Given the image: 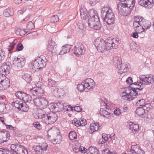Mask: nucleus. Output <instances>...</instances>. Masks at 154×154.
<instances>
[{
  "mask_svg": "<svg viewBox=\"0 0 154 154\" xmlns=\"http://www.w3.org/2000/svg\"><path fill=\"white\" fill-rule=\"evenodd\" d=\"M48 85L51 87H55L57 86V82L51 79H48Z\"/></svg>",
  "mask_w": 154,
  "mask_h": 154,
  "instance_id": "nucleus-41",
  "label": "nucleus"
},
{
  "mask_svg": "<svg viewBox=\"0 0 154 154\" xmlns=\"http://www.w3.org/2000/svg\"><path fill=\"white\" fill-rule=\"evenodd\" d=\"M48 144L45 143H39L38 145L35 146L33 147L34 150L36 154H42L47 150Z\"/></svg>",
  "mask_w": 154,
  "mask_h": 154,
  "instance_id": "nucleus-14",
  "label": "nucleus"
},
{
  "mask_svg": "<svg viewBox=\"0 0 154 154\" xmlns=\"http://www.w3.org/2000/svg\"><path fill=\"white\" fill-rule=\"evenodd\" d=\"M90 18L88 20L89 26L91 28L96 30H98L100 28L101 24L100 23L99 18L97 14V11L92 10L90 11Z\"/></svg>",
  "mask_w": 154,
  "mask_h": 154,
  "instance_id": "nucleus-3",
  "label": "nucleus"
},
{
  "mask_svg": "<svg viewBox=\"0 0 154 154\" xmlns=\"http://www.w3.org/2000/svg\"><path fill=\"white\" fill-rule=\"evenodd\" d=\"M10 85L9 79L5 75L0 74V90L5 89Z\"/></svg>",
  "mask_w": 154,
  "mask_h": 154,
  "instance_id": "nucleus-12",
  "label": "nucleus"
},
{
  "mask_svg": "<svg viewBox=\"0 0 154 154\" xmlns=\"http://www.w3.org/2000/svg\"><path fill=\"white\" fill-rule=\"evenodd\" d=\"M114 62L115 63V66L119 69L118 73L121 74L123 73L127 72L129 70L128 63H122L120 58H119L118 60H116Z\"/></svg>",
  "mask_w": 154,
  "mask_h": 154,
  "instance_id": "nucleus-5",
  "label": "nucleus"
},
{
  "mask_svg": "<svg viewBox=\"0 0 154 154\" xmlns=\"http://www.w3.org/2000/svg\"><path fill=\"white\" fill-rule=\"evenodd\" d=\"M47 117L45 118L44 123L48 124L51 123H53L56 121L57 119V115L54 113L48 114Z\"/></svg>",
  "mask_w": 154,
  "mask_h": 154,
  "instance_id": "nucleus-16",
  "label": "nucleus"
},
{
  "mask_svg": "<svg viewBox=\"0 0 154 154\" xmlns=\"http://www.w3.org/2000/svg\"><path fill=\"white\" fill-rule=\"evenodd\" d=\"M139 21L140 24V29L143 30V31H140V32H145V30L146 29H147L150 27L151 22L144 19L143 17L140 16V20Z\"/></svg>",
  "mask_w": 154,
  "mask_h": 154,
  "instance_id": "nucleus-13",
  "label": "nucleus"
},
{
  "mask_svg": "<svg viewBox=\"0 0 154 154\" xmlns=\"http://www.w3.org/2000/svg\"><path fill=\"white\" fill-rule=\"evenodd\" d=\"M85 85L84 83V81L80 84H79L77 86L78 90L80 92L85 91Z\"/></svg>",
  "mask_w": 154,
  "mask_h": 154,
  "instance_id": "nucleus-38",
  "label": "nucleus"
},
{
  "mask_svg": "<svg viewBox=\"0 0 154 154\" xmlns=\"http://www.w3.org/2000/svg\"><path fill=\"white\" fill-rule=\"evenodd\" d=\"M42 83L38 82L36 85V86L31 89L30 92L34 96H38V97L42 96L44 93L43 89L41 87Z\"/></svg>",
  "mask_w": 154,
  "mask_h": 154,
  "instance_id": "nucleus-10",
  "label": "nucleus"
},
{
  "mask_svg": "<svg viewBox=\"0 0 154 154\" xmlns=\"http://www.w3.org/2000/svg\"><path fill=\"white\" fill-rule=\"evenodd\" d=\"M55 103L56 104H57V106L59 108V109H60L61 111L64 108V106L63 103L60 101H59L57 103Z\"/></svg>",
  "mask_w": 154,
  "mask_h": 154,
  "instance_id": "nucleus-54",
  "label": "nucleus"
},
{
  "mask_svg": "<svg viewBox=\"0 0 154 154\" xmlns=\"http://www.w3.org/2000/svg\"><path fill=\"white\" fill-rule=\"evenodd\" d=\"M35 26L33 23L31 21H29L27 24L26 28L25 29L26 31L29 32V31L33 29Z\"/></svg>",
  "mask_w": 154,
  "mask_h": 154,
  "instance_id": "nucleus-44",
  "label": "nucleus"
},
{
  "mask_svg": "<svg viewBox=\"0 0 154 154\" xmlns=\"http://www.w3.org/2000/svg\"><path fill=\"white\" fill-rule=\"evenodd\" d=\"M10 68V65L7 64V63L2 65L0 67V74H2L4 75L9 74Z\"/></svg>",
  "mask_w": 154,
  "mask_h": 154,
  "instance_id": "nucleus-23",
  "label": "nucleus"
},
{
  "mask_svg": "<svg viewBox=\"0 0 154 154\" xmlns=\"http://www.w3.org/2000/svg\"><path fill=\"white\" fill-rule=\"evenodd\" d=\"M106 134H102V138L99 140V143L101 144L105 143L108 140V137L106 136Z\"/></svg>",
  "mask_w": 154,
  "mask_h": 154,
  "instance_id": "nucleus-45",
  "label": "nucleus"
},
{
  "mask_svg": "<svg viewBox=\"0 0 154 154\" xmlns=\"http://www.w3.org/2000/svg\"><path fill=\"white\" fill-rule=\"evenodd\" d=\"M5 53L2 50H0V63L4 60L5 58Z\"/></svg>",
  "mask_w": 154,
  "mask_h": 154,
  "instance_id": "nucleus-55",
  "label": "nucleus"
},
{
  "mask_svg": "<svg viewBox=\"0 0 154 154\" xmlns=\"http://www.w3.org/2000/svg\"><path fill=\"white\" fill-rule=\"evenodd\" d=\"M62 140V137L60 135H57L56 138L54 139L53 140V143L54 144L59 143Z\"/></svg>",
  "mask_w": 154,
  "mask_h": 154,
  "instance_id": "nucleus-43",
  "label": "nucleus"
},
{
  "mask_svg": "<svg viewBox=\"0 0 154 154\" xmlns=\"http://www.w3.org/2000/svg\"><path fill=\"white\" fill-rule=\"evenodd\" d=\"M33 101L36 106L43 109H45L48 104V100L43 97H37Z\"/></svg>",
  "mask_w": 154,
  "mask_h": 154,
  "instance_id": "nucleus-7",
  "label": "nucleus"
},
{
  "mask_svg": "<svg viewBox=\"0 0 154 154\" xmlns=\"http://www.w3.org/2000/svg\"><path fill=\"white\" fill-rule=\"evenodd\" d=\"M133 84L135 85V88L127 87L125 88L124 90L121 92L120 95L123 99L128 101L133 100L138 95V91L136 89L139 91L143 89L144 87V86L140 82H134Z\"/></svg>",
  "mask_w": 154,
  "mask_h": 154,
  "instance_id": "nucleus-2",
  "label": "nucleus"
},
{
  "mask_svg": "<svg viewBox=\"0 0 154 154\" xmlns=\"http://www.w3.org/2000/svg\"><path fill=\"white\" fill-rule=\"evenodd\" d=\"M69 137L70 139L73 140L76 139L77 135L76 133L74 131L70 132L69 134Z\"/></svg>",
  "mask_w": 154,
  "mask_h": 154,
  "instance_id": "nucleus-42",
  "label": "nucleus"
},
{
  "mask_svg": "<svg viewBox=\"0 0 154 154\" xmlns=\"http://www.w3.org/2000/svg\"><path fill=\"white\" fill-rule=\"evenodd\" d=\"M123 2L125 3L126 5L130 7H133L135 5V0H123Z\"/></svg>",
  "mask_w": 154,
  "mask_h": 154,
  "instance_id": "nucleus-39",
  "label": "nucleus"
},
{
  "mask_svg": "<svg viewBox=\"0 0 154 154\" xmlns=\"http://www.w3.org/2000/svg\"><path fill=\"white\" fill-rule=\"evenodd\" d=\"M58 88H55L54 89H53L52 90V92L53 93V94L56 97H57L58 96Z\"/></svg>",
  "mask_w": 154,
  "mask_h": 154,
  "instance_id": "nucleus-59",
  "label": "nucleus"
},
{
  "mask_svg": "<svg viewBox=\"0 0 154 154\" xmlns=\"http://www.w3.org/2000/svg\"><path fill=\"white\" fill-rule=\"evenodd\" d=\"M29 109V106L27 104L25 103H23V106H22L21 109L20 110L26 112H27Z\"/></svg>",
  "mask_w": 154,
  "mask_h": 154,
  "instance_id": "nucleus-52",
  "label": "nucleus"
},
{
  "mask_svg": "<svg viewBox=\"0 0 154 154\" xmlns=\"http://www.w3.org/2000/svg\"><path fill=\"white\" fill-rule=\"evenodd\" d=\"M22 78L25 80L28 83H31L32 80V77L30 74L25 73L22 75Z\"/></svg>",
  "mask_w": 154,
  "mask_h": 154,
  "instance_id": "nucleus-34",
  "label": "nucleus"
},
{
  "mask_svg": "<svg viewBox=\"0 0 154 154\" xmlns=\"http://www.w3.org/2000/svg\"><path fill=\"white\" fill-rule=\"evenodd\" d=\"M128 154H144L143 151L137 144L131 146V149L128 151Z\"/></svg>",
  "mask_w": 154,
  "mask_h": 154,
  "instance_id": "nucleus-17",
  "label": "nucleus"
},
{
  "mask_svg": "<svg viewBox=\"0 0 154 154\" xmlns=\"http://www.w3.org/2000/svg\"><path fill=\"white\" fill-rule=\"evenodd\" d=\"M111 111L107 107L101 108L100 110V115L104 117L108 118L110 117Z\"/></svg>",
  "mask_w": 154,
  "mask_h": 154,
  "instance_id": "nucleus-22",
  "label": "nucleus"
},
{
  "mask_svg": "<svg viewBox=\"0 0 154 154\" xmlns=\"http://www.w3.org/2000/svg\"><path fill=\"white\" fill-rule=\"evenodd\" d=\"M0 137H3L4 136H8L9 134H8V132L6 131H0Z\"/></svg>",
  "mask_w": 154,
  "mask_h": 154,
  "instance_id": "nucleus-56",
  "label": "nucleus"
},
{
  "mask_svg": "<svg viewBox=\"0 0 154 154\" xmlns=\"http://www.w3.org/2000/svg\"><path fill=\"white\" fill-rule=\"evenodd\" d=\"M87 154H100L99 150L95 147H90L87 151Z\"/></svg>",
  "mask_w": 154,
  "mask_h": 154,
  "instance_id": "nucleus-32",
  "label": "nucleus"
},
{
  "mask_svg": "<svg viewBox=\"0 0 154 154\" xmlns=\"http://www.w3.org/2000/svg\"><path fill=\"white\" fill-rule=\"evenodd\" d=\"M152 106L151 105L150 103H146L145 104L144 106H143L144 110L148 112L152 108Z\"/></svg>",
  "mask_w": 154,
  "mask_h": 154,
  "instance_id": "nucleus-48",
  "label": "nucleus"
},
{
  "mask_svg": "<svg viewBox=\"0 0 154 154\" xmlns=\"http://www.w3.org/2000/svg\"><path fill=\"white\" fill-rule=\"evenodd\" d=\"M17 41L16 39H14L11 43H10V45H9V48L8 49L9 53H10L11 50H12L14 48V46L16 45Z\"/></svg>",
  "mask_w": 154,
  "mask_h": 154,
  "instance_id": "nucleus-47",
  "label": "nucleus"
},
{
  "mask_svg": "<svg viewBox=\"0 0 154 154\" xmlns=\"http://www.w3.org/2000/svg\"><path fill=\"white\" fill-rule=\"evenodd\" d=\"M80 14L81 17L85 20L89 19V16H90L91 15V14H89L86 9L84 7L82 8V6L80 10Z\"/></svg>",
  "mask_w": 154,
  "mask_h": 154,
  "instance_id": "nucleus-26",
  "label": "nucleus"
},
{
  "mask_svg": "<svg viewBox=\"0 0 154 154\" xmlns=\"http://www.w3.org/2000/svg\"><path fill=\"white\" fill-rule=\"evenodd\" d=\"M26 93L21 91H18L15 93L16 97L20 99V100H23L24 97L26 95Z\"/></svg>",
  "mask_w": 154,
  "mask_h": 154,
  "instance_id": "nucleus-35",
  "label": "nucleus"
},
{
  "mask_svg": "<svg viewBox=\"0 0 154 154\" xmlns=\"http://www.w3.org/2000/svg\"><path fill=\"white\" fill-rule=\"evenodd\" d=\"M25 58L24 56H18L13 61L14 67L17 69L21 68L25 65Z\"/></svg>",
  "mask_w": 154,
  "mask_h": 154,
  "instance_id": "nucleus-9",
  "label": "nucleus"
},
{
  "mask_svg": "<svg viewBox=\"0 0 154 154\" xmlns=\"http://www.w3.org/2000/svg\"><path fill=\"white\" fill-rule=\"evenodd\" d=\"M14 14L13 10L11 8H8L4 10L3 12L4 15L6 17L12 16Z\"/></svg>",
  "mask_w": 154,
  "mask_h": 154,
  "instance_id": "nucleus-31",
  "label": "nucleus"
},
{
  "mask_svg": "<svg viewBox=\"0 0 154 154\" xmlns=\"http://www.w3.org/2000/svg\"><path fill=\"white\" fill-rule=\"evenodd\" d=\"M102 18L109 25L112 24L114 23L115 17L112 10L108 11L107 14H106Z\"/></svg>",
  "mask_w": 154,
  "mask_h": 154,
  "instance_id": "nucleus-11",
  "label": "nucleus"
},
{
  "mask_svg": "<svg viewBox=\"0 0 154 154\" xmlns=\"http://www.w3.org/2000/svg\"><path fill=\"white\" fill-rule=\"evenodd\" d=\"M47 62V59L43 56L36 58L32 63V69L36 71V69H43L46 66Z\"/></svg>",
  "mask_w": 154,
  "mask_h": 154,
  "instance_id": "nucleus-4",
  "label": "nucleus"
},
{
  "mask_svg": "<svg viewBox=\"0 0 154 154\" xmlns=\"http://www.w3.org/2000/svg\"><path fill=\"white\" fill-rule=\"evenodd\" d=\"M126 82L127 84H128L130 85H131L132 84H133V83H132V79L131 77H129L126 80Z\"/></svg>",
  "mask_w": 154,
  "mask_h": 154,
  "instance_id": "nucleus-61",
  "label": "nucleus"
},
{
  "mask_svg": "<svg viewBox=\"0 0 154 154\" xmlns=\"http://www.w3.org/2000/svg\"><path fill=\"white\" fill-rule=\"evenodd\" d=\"M135 112L138 116H141L145 113V111L143 107H140L136 109Z\"/></svg>",
  "mask_w": 154,
  "mask_h": 154,
  "instance_id": "nucleus-37",
  "label": "nucleus"
},
{
  "mask_svg": "<svg viewBox=\"0 0 154 154\" xmlns=\"http://www.w3.org/2000/svg\"><path fill=\"white\" fill-rule=\"evenodd\" d=\"M85 50L84 46L80 44L77 47L75 46L72 49L74 53L76 55H80L83 54L85 53Z\"/></svg>",
  "mask_w": 154,
  "mask_h": 154,
  "instance_id": "nucleus-18",
  "label": "nucleus"
},
{
  "mask_svg": "<svg viewBox=\"0 0 154 154\" xmlns=\"http://www.w3.org/2000/svg\"><path fill=\"white\" fill-rule=\"evenodd\" d=\"M6 106L5 103H0V113H4L5 109Z\"/></svg>",
  "mask_w": 154,
  "mask_h": 154,
  "instance_id": "nucleus-53",
  "label": "nucleus"
},
{
  "mask_svg": "<svg viewBox=\"0 0 154 154\" xmlns=\"http://www.w3.org/2000/svg\"><path fill=\"white\" fill-rule=\"evenodd\" d=\"M94 44L98 51L105 54L110 49L117 48L119 42L118 38L110 37L106 41L103 39H96L94 41Z\"/></svg>",
  "mask_w": 154,
  "mask_h": 154,
  "instance_id": "nucleus-1",
  "label": "nucleus"
},
{
  "mask_svg": "<svg viewBox=\"0 0 154 154\" xmlns=\"http://www.w3.org/2000/svg\"><path fill=\"white\" fill-rule=\"evenodd\" d=\"M83 81L86 88V92L88 91L89 90L93 89L95 86V82L91 78L87 79Z\"/></svg>",
  "mask_w": 154,
  "mask_h": 154,
  "instance_id": "nucleus-19",
  "label": "nucleus"
},
{
  "mask_svg": "<svg viewBox=\"0 0 154 154\" xmlns=\"http://www.w3.org/2000/svg\"><path fill=\"white\" fill-rule=\"evenodd\" d=\"M136 46L135 45L134 43L132 44L130 46L131 49L134 51H136Z\"/></svg>",
  "mask_w": 154,
  "mask_h": 154,
  "instance_id": "nucleus-64",
  "label": "nucleus"
},
{
  "mask_svg": "<svg viewBox=\"0 0 154 154\" xmlns=\"http://www.w3.org/2000/svg\"><path fill=\"white\" fill-rule=\"evenodd\" d=\"M32 100V97L29 95L26 94V95L24 97L23 100L24 103L29 102Z\"/></svg>",
  "mask_w": 154,
  "mask_h": 154,
  "instance_id": "nucleus-49",
  "label": "nucleus"
},
{
  "mask_svg": "<svg viewBox=\"0 0 154 154\" xmlns=\"http://www.w3.org/2000/svg\"><path fill=\"white\" fill-rule=\"evenodd\" d=\"M23 103L22 100H17L12 102V105L14 106L18 109L20 110L23 106Z\"/></svg>",
  "mask_w": 154,
  "mask_h": 154,
  "instance_id": "nucleus-29",
  "label": "nucleus"
},
{
  "mask_svg": "<svg viewBox=\"0 0 154 154\" xmlns=\"http://www.w3.org/2000/svg\"><path fill=\"white\" fill-rule=\"evenodd\" d=\"M110 10H112L108 6L104 5L102 7L101 9V17H104L106 14Z\"/></svg>",
  "mask_w": 154,
  "mask_h": 154,
  "instance_id": "nucleus-30",
  "label": "nucleus"
},
{
  "mask_svg": "<svg viewBox=\"0 0 154 154\" xmlns=\"http://www.w3.org/2000/svg\"><path fill=\"white\" fill-rule=\"evenodd\" d=\"M145 103V101L144 99H142L139 100L136 103L137 105L139 106L140 107H143Z\"/></svg>",
  "mask_w": 154,
  "mask_h": 154,
  "instance_id": "nucleus-50",
  "label": "nucleus"
},
{
  "mask_svg": "<svg viewBox=\"0 0 154 154\" xmlns=\"http://www.w3.org/2000/svg\"><path fill=\"white\" fill-rule=\"evenodd\" d=\"M140 16H135L134 17V20L133 22V26L135 31L140 32Z\"/></svg>",
  "mask_w": 154,
  "mask_h": 154,
  "instance_id": "nucleus-21",
  "label": "nucleus"
},
{
  "mask_svg": "<svg viewBox=\"0 0 154 154\" xmlns=\"http://www.w3.org/2000/svg\"><path fill=\"white\" fill-rule=\"evenodd\" d=\"M133 7L128 6L125 3L123 2H119L117 5V8L119 11H120L125 16H127L130 14Z\"/></svg>",
  "mask_w": 154,
  "mask_h": 154,
  "instance_id": "nucleus-8",
  "label": "nucleus"
},
{
  "mask_svg": "<svg viewBox=\"0 0 154 154\" xmlns=\"http://www.w3.org/2000/svg\"><path fill=\"white\" fill-rule=\"evenodd\" d=\"M100 126L99 124L97 122L91 124L90 126V129L91 132H94L97 131L100 128Z\"/></svg>",
  "mask_w": 154,
  "mask_h": 154,
  "instance_id": "nucleus-33",
  "label": "nucleus"
},
{
  "mask_svg": "<svg viewBox=\"0 0 154 154\" xmlns=\"http://www.w3.org/2000/svg\"><path fill=\"white\" fill-rule=\"evenodd\" d=\"M80 120L81 123V126H84L87 124L86 120L85 119H81Z\"/></svg>",
  "mask_w": 154,
  "mask_h": 154,
  "instance_id": "nucleus-63",
  "label": "nucleus"
},
{
  "mask_svg": "<svg viewBox=\"0 0 154 154\" xmlns=\"http://www.w3.org/2000/svg\"><path fill=\"white\" fill-rule=\"evenodd\" d=\"M138 4L147 8H151L153 5V0H140Z\"/></svg>",
  "mask_w": 154,
  "mask_h": 154,
  "instance_id": "nucleus-20",
  "label": "nucleus"
},
{
  "mask_svg": "<svg viewBox=\"0 0 154 154\" xmlns=\"http://www.w3.org/2000/svg\"><path fill=\"white\" fill-rule=\"evenodd\" d=\"M15 152L17 154H28L27 149L23 146L19 145Z\"/></svg>",
  "mask_w": 154,
  "mask_h": 154,
  "instance_id": "nucleus-28",
  "label": "nucleus"
},
{
  "mask_svg": "<svg viewBox=\"0 0 154 154\" xmlns=\"http://www.w3.org/2000/svg\"><path fill=\"white\" fill-rule=\"evenodd\" d=\"M72 45H66L63 46L59 52L60 55L64 54L66 53L69 52L71 48Z\"/></svg>",
  "mask_w": 154,
  "mask_h": 154,
  "instance_id": "nucleus-27",
  "label": "nucleus"
},
{
  "mask_svg": "<svg viewBox=\"0 0 154 154\" xmlns=\"http://www.w3.org/2000/svg\"><path fill=\"white\" fill-rule=\"evenodd\" d=\"M59 17L57 15H54L51 17L50 18L51 23H53L54 22H57L59 21Z\"/></svg>",
  "mask_w": 154,
  "mask_h": 154,
  "instance_id": "nucleus-46",
  "label": "nucleus"
},
{
  "mask_svg": "<svg viewBox=\"0 0 154 154\" xmlns=\"http://www.w3.org/2000/svg\"><path fill=\"white\" fill-rule=\"evenodd\" d=\"M0 154H14L13 151H9L3 148H0Z\"/></svg>",
  "mask_w": 154,
  "mask_h": 154,
  "instance_id": "nucleus-40",
  "label": "nucleus"
},
{
  "mask_svg": "<svg viewBox=\"0 0 154 154\" xmlns=\"http://www.w3.org/2000/svg\"><path fill=\"white\" fill-rule=\"evenodd\" d=\"M72 123L73 124L75 125L77 127H79L81 125L80 120H78L77 119H74L72 121Z\"/></svg>",
  "mask_w": 154,
  "mask_h": 154,
  "instance_id": "nucleus-51",
  "label": "nucleus"
},
{
  "mask_svg": "<svg viewBox=\"0 0 154 154\" xmlns=\"http://www.w3.org/2000/svg\"><path fill=\"white\" fill-rule=\"evenodd\" d=\"M46 50L49 53L55 54L58 53L59 48L56 45H52L49 44L47 46Z\"/></svg>",
  "mask_w": 154,
  "mask_h": 154,
  "instance_id": "nucleus-24",
  "label": "nucleus"
},
{
  "mask_svg": "<svg viewBox=\"0 0 154 154\" xmlns=\"http://www.w3.org/2000/svg\"><path fill=\"white\" fill-rule=\"evenodd\" d=\"M127 128L128 129L131 130L134 134L137 133L139 131L138 125L133 124L132 122H130L127 125Z\"/></svg>",
  "mask_w": 154,
  "mask_h": 154,
  "instance_id": "nucleus-25",
  "label": "nucleus"
},
{
  "mask_svg": "<svg viewBox=\"0 0 154 154\" xmlns=\"http://www.w3.org/2000/svg\"><path fill=\"white\" fill-rule=\"evenodd\" d=\"M58 96H60V95H63L64 94V91L63 88H58Z\"/></svg>",
  "mask_w": 154,
  "mask_h": 154,
  "instance_id": "nucleus-58",
  "label": "nucleus"
},
{
  "mask_svg": "<svg viewBox=\"0 0 154 154\" xmlns=\"http://www.w3.org/2000/svg\"><path fill=\"white\" fill-rule=\"evenodd\" d=\"M45 109L39 108L36 110H35L33 112V115L36 119H41V121L44 123L45 119L47 117L48 114L46 112Z\"/></svg>",
  "mask_w": 154,
  "mask_h": 154,
  "instance_id": "nucleus-6",
  "label": "nucleus"
},
{
  "mask_svg": "<svg viewBox=\"0 0 154 154\" xmlns=\"http://www.w3.org/2000/svg\"><path fill=\"white\" fill-rule=\"evenodd\" d=\"M114 113L116 116H119L121 113L120 110L119 109H116L114 111Z\"/></svg>",
  "mask_w": 154,
  "mask_h": 154,
  "instance_id": "nucleus-62",
  "label": "nucleus"
},
{
  "mask_svg": "<svg viewBox=\"0 0 154 154\" xmlns=\"http://www.w3.org/2000/svg\"><path fill=\"white\" fill-rule=\"evenodd\" d=\"M28 32L26 29H17L16 31V33L17 35H23Z\"/></svg>",
  "mask_w": 154,
  "mask_h": 154,
  "instance_id": "nucleus-36",
  "label": "nucleus"
},
{
  "mask_svg": "<svg viewBox=\"0 0 154 154\" xmlns=\"http://www.w3.org/2000/svg\"><path fill=\"white\" fill-rule=\"evenodd\" d=\"M23 48V45L21 43H19L18 44L16 48V51H19L22 50Z\"/></svg>",
  "mask_w": 154,
  "mask_h": 154,
  "instance_id": "nucleus-57",
  "label": "nucleus"
},
{
  "mask_svg": "<svg viewBox=\"0 0 154 154\" xmlns=\"http://www.w3.org/2000/svg\"><path fill=\"white\" fill-rule=\"evenodd\" d=\"M72 109H74L75 111L78 112H79L82 110V108L80 106H77L72 107Z\"/></svg>",
  "mask_w": 154,
  "mask_h": 154,
  "instance_id": "nucleus-60",
  "label": "nucleus"
},
{
  "mask_svg": "<svg viewBox=\"0 0 154 154\" xmlns=\"http://www.w3.org/2000/svg\"><path fill=\"white\" fill-rule=\"evenodd\" d=\"M140 81L142 85L144 86V85H150L153 83L154 79L152 75H148L146 76L144 75H142L140 77Z\"/></svg>",
  "mask_w": 154,
  "mask_h": 154,
  "instance_id": "nucleus-15",
  "label": "nucleus"
}]
</instances>
